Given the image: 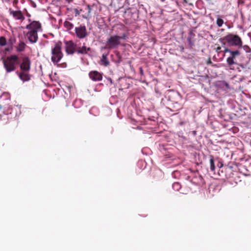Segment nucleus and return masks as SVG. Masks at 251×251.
<instances>
[{
  "label": "nucleus",
  "instance_id": "nucleus-18",
  "mask_svg": "<svg viewBox=\"0 0 251 251\" xmlns=\"http://www.w3.org/2000/svg\"><path fill=\"white\" fill-rule=\"evenodd\" d=\"M64 26L69 30L72 29L74 27V25L71 22L65 21L64 23Z\"/></svg>",
  "mask_w": 251,
  "mask_h": 251
},
{
  "label": "nucleus",
  "instance_id": "nucleus-20",
  "mask_svg": "<svg viewBox=\"0 0 251 251\" xmlns=\"http://www.w3.org/2000/svg\"><path fill=\"white\" fill-rule=\"evenodd\" d=\"M172 187L174 190L178 191L181 188V185L178 182H175L173 184Z\"/></svg>",
  "mask_w": 251,
  "mask_h": 251
},
{
  "label": "nucleus",
  "instance_id": "nucleus-17",
  "mask_svg": "<svg viewBox=\"0 0 251 251\" xmlns=\"http://www.w3.org/2000/svg\"><path fill=\"white\" fill-rule=\"evenodd\" d=\"M82 104V101L80 99H78L75 100L73 104L75 108H77L80 107Z\"/></svg>",
  "mask_w": 251,
  "mask_h": 251
},
{
  "label": "nucleus",
  "instance_id": "nucleus-1",
  "mask_svg": "<svg viewBox=\"0 0 251 251\" xmlns=\"http://www.w3.org/2000/svg\"><path fill=\"white\" fill-rule=\"evenodd\" d=\"M26 28L29 30L26 33V37L29 42L35 43L38 40L37 32L41 31V24L36 21H33L26 26Z\"/></svg>",
  "mask_w": 251,
  "mask_h": 251
},
{
  "label": "nucleus",
  "instance_id": "nucleus-8",
  "mask_svg": "<svg viewBox=\"0 0 251 251\" xmlns=\"http://www.w3.org/2000/svg\"><path fill=\"white\" fill-rule=\"evenodd\" d=\"M22 71L28 72L30 69V61L28 57H24L20 65Z\"/></svg>",
  "mask_w": 251,
  "mask_h": 251
},
{
  "label": "nucleus",
  "instance_id": "nucleus-11",
  "mask_svg": "<svg viewBox=\"0 0 251 251\" xmlns=\"http://www.w3.org/2000/svg\"><path fill=\"white\" fill-rule=\"evenodd\" d=\"M10 14L16 20H23L24 16L20 11L10 10Z\"/></svg>",
  "mask_w": 251,
  "mask_h": 251
},
{
  "label": "nucleus",
  "instance_id": "nucleus-12",
  "mask_svg": "<svg viewBox=\"0 0 251 251\" xmlns=\"http://www.w3.org/2000/svg\"><path fill=\"white\" fill-rule=\"evenodd\" d=\"M20 79L23 82L27 81L30 80V77L28 72L22 71L20 73H17Z\"/></svg>",
  "mask_w": 251,
  "mask_h": 251
},
{
  "label": "nucleus",
  "instance_id": "nucleus-16",
  "mask_svg": "<svg viewBox=\"0 0 251 251\" xmlns=\"http://www.w3.org/2000/svg\"><path fill=\"white\" fill-rule=\"evenodd\" d=\"M107 55H108V53L105 54H103L102 56V58L101 59V62L103 63L104 65L105 66H107L109 63V62L107 58Z\"/></svg>",
  "mask_w": 251,
  "mask_h": 251
},
{
  "label": "nucleus",
  "instance_id": "nucleus-4",
  "mask_svg": "<svg viewBox=\"0 0 251 251\" xmlns=\"http://www.w3.org/2000/svg\"><path fill=\"white\" fill-rule=\"evenodd\" d=\"M221 41H226L228 45L230 46H237L241 47L242 46V42L241 38L236 35L231 33L228 34L222 39Z\"/></svg>",
  "mask_w": 251,
  "mask_h": 251
},
{
  "label": "nucleus",
  "instance_id": "nucleus-21",
  "mask_svg": "<svg viewBox=\"0 0 251 251\" xmlns=\"http://www.w3.org/2000/svg\"><path fill=\"white\" fill-rule=\"evenodd\" d=\"M210 170L212 171H214L215 169V166L214 162V159L212 157H211L210 159Z\"/></svg>",
  "mask_w": 251,
  "mask_h": 251
},
{
  "label": "nucleus",
  "instance_id": "nucleus-2",
  "mask_svg": "<svg viewBox=\"0 0 251 251\" xmlns=\"http://www.w3.org/2000/svg\"><path fill=\"white\" fill-rule=\"evenodd\" d=\"M18 57L16 55H12L3 60L4 68L7 73L14 71L16 69V66L18 64Z\"/></svg>",
  "mask_w": 251,
  "mask_h": 251
},
{
  "label": "nucleus",
  "instance_id": "nucleus-23",
  "mask_svg": "<svg viewBox=\"0 0 251 251\" xmlns=\"http://www.w3.org/2000/svg\"><path fill=\"white\" fill-rule=\"evenodd\" d=\"M244 50L247 53H249L251 51V48L247 45H245L243 47Z\"/></svg>",
  "mask_w": 251,
  "mask_h": 251
},
{
  "label": "nucleus",
  "instance_id": "nucleus-25",
  "mask_svg": "<svg viewBox=\"0 0 251 251\" xmlns=\"http://www.w3.org/2000/svg\"><path fill=\"white\" fill-rule=\"evenodd\" d=\"M87 9L88 14H90L91 11V8L90 5H88L87 6Z\"/></svg>",
  "mask_w": 251,
  "mask_h": 251
},
{
  "label": "nucleus",
  "instance_id": "nucleus-27",
  "mask_svg": "<svg viewBox=\"0 0 251 251\" xmlns=\"http://www.w3.org/2000/svg\"><path fill=\"white\" fill-rule=\"evenodd\" d=\"M221 48L220 47H219L217 48L216 51L219 52L221 50Z\"/></svg>",
  "mask_w": 251,
  "mask_h": 251
},
{
  "label": "nucleus",
  "instance_id": "nucleus-3",
  "mask_svg": "<svg viewBox=\"0 0 251 251\" xmlns=\"http://www.w3.org/2000/svg\"><path fill=\"white\" fill-rule=\"evenodd\" d=\"M62 43L58 42L55 43L54 46L51 49V61L54 64L58 63L63 57L61 51Z\"/></svg>",
  "mask_w": 251,
  "mask_h": 251
},
{
  "label": "nucleus",
  "instance_id": "nucleus-28",
  "mask_svg": "<svg viewBox=\"0 0 251 251\" xmlns=\"http://www.w3.org/2000/svg\"><path fill=\"white\" fill-rule=\"evenodd\" d=\"M76 12L77 14H79V13H78V11L77 10H76Z\"/></svg>",
  "mask_w": 251,
  "mask_h": 251
},
{
  "label": "nucleus",
  "instance_id": "nucleus-24",
  "mask_svg": "<svg viewBox=\"0 0 251 251\" xmlns=\"http://www.w3.org/2000/svg\"><path fill=\"white\" fill-rule=\"evenodd\" d=\"M232 51H233V50H229V49H228V48H226L224 50V52L225 53H227V52H228L229 53H231V52H232Z\"/></svg>",
  "mask_w": 251,
  "mask_h": 251
},
{
  "label": "nucleus",
  "instance_id": "nucleus-10",
  "mask_svg": "<svg viewBox=\"0 0 251 251\" xmlns=\"http://www.w3.org/2000/svg\"><path fill=\"white\" fill-rule=\"evenodd\" d=\"M90 78L93 81H97L102 80V75L96 71H91L89 74Z\"/></svg>",
  "mask_w": 251,
  "mask_h": 251
},
{
  "label": "nucleus",
  "instance_id": "nucleus-5",
  "mask_svg": "<svg viewBox=\"0 0 251 251\" xmlns=\"http://www.w3.org/2000/svg\"><path fill=\"white\" fill-rule=\"evenodd\" d=\"M122 39H123V37L119 36H111L106 41V46L104 48L113 49L117 48L120 45V40Z\"/></svg>",
  "mask_w": 251,
  "mask_h": 251
},
{
  "label": "nucleus",
  "instance_id": "nucleus-6",
  "mask_svg": "<svg viewBox=\"0 0 251 251\" xmlns=\"http://www.w3.org/2000/svg\"><path fill=\"white\" fill-rule=\"evenodd\" d=\"M240 54V53L238 50H233L232 52H231L229 56L226 59V63L230 67L233 65L237 64L235 61L236 58L239 56Z\"/></svg>",
  "mask_w": 251,
  "mask_h": 251
},
{
  "label": "nucleus",
  "instance_id": "nucleus-26",
  "mask_svg": "<svg viewBox=\"0 0 251 251\" xmlns=\"http://www.w3.org/2000/svg\"><path fill=\"white\" fill-rule=\"evenodd\" d=\"M140 72L141 75H143V70L142 68H140Z\"/></svg>",
  "mask_w": 251,
  "mask_h": 251
},
{
  "label": "nucleus",
  "instance_id": "nucleus-14",
  "mask_svg": "<svg viewBox=\"0 0 251 251\" xmlns=\"http://www.w3.org/2000/svg\"><path fill=\"white\" fill-rule=\"evenodd\" d=\"M26 45L23 42H20L17 46H16V51L17 52L23 51L25 48Z\"/></svg>",
  "mask_w": 251,
  "mask_h": 251
},
{
  "label": "nucleus",
  "instance_id": "nucleus-9",
  "mask_svg": "<svg viewBox=\"0 0 251 251\" xmlns=\"http://www.w3.org/2000/svg\"><path fill=\"white\" fill-rule=\"evenodd\" d=\"M66 51L68 54H73L75 48V45L72 41L65 42Z\"/></svg>",
  "mask_w": 251,
  "mask_h": 251
},
{
  "label": "nucleus",
  "instance_id": "nucleus-22",
  "mask_svg": "<svg viewBox=\"0 0 251 251\" xmlns=\"http://www.w3.org/2000/svg\"><path fill=\"white\" fill-rule=\"evenodd\" d=\"M216 24L219 27H221L224 24V21L221 18H218L216 20Z\"/></svg>",
  "mask_w": 251,
  "mask_h": 251
},
{
  "label": "nucleus",
  "instance_id": "nucleus-15",
  "mask_svg": "<svg viewBox=\"0 0 251 251\" xmlns=\"http://www.w3.org/2000/svg\"><path fill=\"white\" fill-rule=\"evenodd\" d=\"M90 50V48L86 47V46H83L79 47L77 49V52L81 54H86Z\"/></svg>",
  "mask_w": 251,
  "mask_h": 251
},
{
  "label": "nucleus",
  "instance_id": "nucleus-19",
  "mask_svg": "<svg viewBox=\"0 0 251 251\" xmlns=\"http://www.w3.org/2000/svg\"><path fill=\"white\" fill-rule=\"evenodd\" d=\"M7 45V40L4 36L0 37V46H5Z\"/></svg>",
  "mask_w": 251,
  "mask_h": 251
},
{
  "label": "nucleus",
  "instance_id": "nucleus-7",
  "mask_svg": "<svg viewBox=\"0 0 251 251\" xmlns=\"http://www.w3.org/2000/svg\"><path fill=\"white\" fill-rule=\"evenodd\" d=\"M75 33L76 36L80 39L85 38L87 35L86 28L84 25H80L79 27H75Z\"/></svg>",
  "mask_w": 251,
  "mask_h": 251
},
{
  "label": "nucleus",
  "instance_id": "nucleus-13",
  "mask_svg": "<svg viewBox=\"0 0 251 251\" xmlns=\"http://www.w3.org/2000/svg\"><path fill=\"white\" fill-rule=\"evenodd\" d=\"M15 41L16 40L15 37L13 36H10L8 40L7 41V45L9 47L6 50L7 51H9L11 50H12V45L15 43Z\"/></svg>",
  "mask_w": 251,
  "mask_h": 251
},
{
  "label": "nucleus",
  "instance_id": "nucleus-29",
  "mask_svg": "<svg viewBox=\"0 0 251 251\" xmlns=\"http://www.w3.org/2000/svg\"><path fill=\"white\" fill-rule=\"evenodd\" d=\"M162 1H164V0H161Z\"/></svg>",
  "mask_w": 251,
  "mask_h": 251
}]
</instances>
